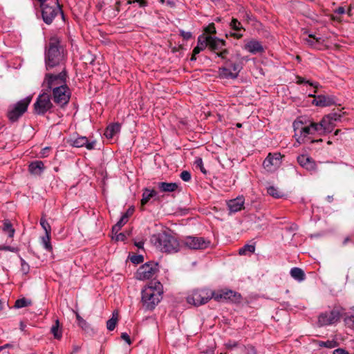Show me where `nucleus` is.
Masks as SVG:
<instances>
[{
	"label": "nucleus",
	"mask_w": 354,
	"mask_h": 354,
	"mask_svg": "<svg viewBox=\"0 0 354 354\" xmlns=\"http://www.w3.org/2000/svg\"><path fill=\"white\" fill-rule=\"evenodd\" d=\"M297 84H301L304 83L308 84L310 86H313L315 89L317 88L319 84L316 82H312L309 80H306L304 77L300 76H297Z\"/></svg>",
	"instance_id": "39"
},
{
	"label": "nucleus",
	"mask_w": 354,
	"mask_h": 354,
	"mask_svg": "<svg viewBox=\"0 0 354 354\" xmlns=\"http://www.w3.org/2000/svg\"><path fill=\"white\" fill-rule=\"evenodd\" d=\"M59 322L58 319L55 320V324L50 328V332L55 339H59L62 336V333L59 330Z\"/></svg>",
	"instance_id": "34"
},
{
	"label": "nucleus",
	"mask_w": 354,
	"mask_h": 354,
	"mask_svg": "<svg viewBox=\"0 0 354 354\" xmlns=\"http://www.w3.org/2000/svg\"><path fill=\"white\" fill-rule=\"evenodd\" d=\"M298 163L309 171L316 169V162L311 156H297Z\"/></svg>",
	"instance_id": "21"
},
{
	"label": "nucleus",
	"mask_w": 354,
	"mask_h": 354,
	"mask_svg": "<svg viewBox=\"0 0 354 354\" xmlns=\"http://www.w3.org/2000/svg\"><path fill=\"white\" fill-rule=\"evenodd\" d=\"M344 323L347 327L354 330V315L346 317Z\"/></svg>",
	"instance_id": "44"
},
{
	"label": "nucleus",
	"mask_w": 354,
	"mask_h": 354,
	"mask_svg": "<svg viewBox=\"0 0 354 354\" xmlns=\"http://www.w3.org/2000/svg\"><path fill=\"white\" fill-rule=\"evenodd\" d=\"M129 258L134 264H139L144 261V257L142 254H133Z\"/></svg>",
	"instance_id": "42"
},
{
	"label": "nucleus",
	"mask_w": 354,
	"mask_h": 354,
	"mask_svg": "<svg viewBox=\"0 0 354 354\" xmlns=\"http://www.w3.org/2000/svg\"><path fill=\"white\" fill-rule=\"evenodd\" d=\"M320 39L321 38L315 37V35L310 34L308 35V38L306 39L305 41L308 45L313 46L315 44L319 43L320 41Z\"/></svg>",
	"instance_id": "40"
},
{
	"label": "nucleus",
	"mask_w": 354,
	"mask_h": 354,
	"mask_svg": "<svg viewBox=\"0 0 354 354\" xmlns=\"http://www.w3.org/2000/svg\"><path fill=\"white\" fill-rule=\"evenodd\" d=\"M120 228L117 226L116 225H114L113 227H112V232L113 233H115V234L120 231Z\"/></svg>",
	"instance_id": "63"
},
{
	"label": "nucleus",
	"mask_w": 354,
	"mask_h": 354,
	"mask_svg": "<svg viewBox=\"0 0 354 354\" xmlns=\"http://www.w3.org/2000/svg\"><path fill=\"white\" fill-rule=\"evenodd\" d=\"M197 46L194 47L193 51L194 54H199L207 46V37H203L201 35L198 37Z\"/></svg>",
	"instance_id": "29"
},
{
	"label": "nucleus",
	"mask_w": 354,
	"mask_h": 354,
	"mask_svg": "<svg viewBox=\"0 0 354 354\" xmlns=\"http://www.w3.org/2000/svg\"><path fill=\"white\" fill-rule=\"evenodd\" d=\"M243 67L240 63L232 62L230 59H226L225 66L218 68V77L221 79L235 80L239 77Z\"/></svg>",
	"instance_id": "9"
},
{
	"label": "nucleus",
	"mask_w": 354,
	"mask_h": 354,
	"mask_svg": "<svg viewBox=\"0 0 354 354\" xmlns=\"http://www.w3.org/2000/svg\"><path fill=\"white\" fill-rule=\"evenodd\" d=\"M134 211H135L134 207L131 206L128 208V209L126 211V212L122 214V217L128 221L129 218L133 215Z\"/></svg>",
	"instance_id": "46"
},
{
	"label": "nucleus",
	"mask_w": 354,
	"mask_h": 354,
	"mask_svg": "<svg viewBox=\"0 0 354 354\" xmlns=\"http://www.w3.org/2000/svg\"><path fill=\"white\" fill-rule=\"evenodd\" d=\"M183 243L185 247L190 250H205L211 245V241L204 237L188 236Z\"/></svg>",
	"instance_id": "13"
},
{
	"label": "nucleus",
	"mask_w": 354,
	"mask_h": 354,
	"mask_svg": "<svg viewBox=\"0 0 354 354\" xmlns=\"http://www.w3.org/2000/svg\"><path fill=\"white\" fill-rule=\"evenodd\" d=\"M40 225H41L42 228L44 230L45 234H50L51 233V227L45 218H41Z\"/></svg>",
	"instance_id": "41"
},
{
	"label": "nucleus",
	"mask_w": 354,
	"mask_h": 354,
	"mask_svg": "<svg viewBox=\"0 0 354 354\" xmlns=\"http://www.w3.org/2000/svg\"><path fill=\"white\" fill-rule=\"evenodd\" d=\"M77 324L80 327H81L83 330H86L89 328V325L84 319L77 322Z\"/></svg>",
	"instance_id": "53"
},
{
	"label": "nucleus",
	"mask_w": 354,
	"mask_h": 354,
	"mask_svg": "<svg viewBox=\"0 0 354 354\" xmlns=\"http://www.w3.org/2000/svg\"><path fill=\"white\" fill-rule=\"evenodd\" d=\"M212 298L217 301H230L233 303H239L241 300V295L231 290H221L217 292L214 291Z\"/></svg>",
	"instance_id": "15"
},
{
	"label": "nucleus",
	"mask_w": 354,
	"mask_h": 354,
	"mask_svg": "<svg viewBox=\"0 0 354 354\" xmlns=\"http://www.w3.org/2000/svg\"><path fill=\"white\" fill-rule=\"evenodd\" d=\"M255 251V245H249L246 244L243 247L241 248L239 250V254L240 255H246L248 254H252Z\"/></svg>",
	"instance_id": "36"
},
{
	"label": "nucleus",
	"mask_w": 354,
	"mask_h": 354,
	"mask_svg": "<svg viewBox=\"0 0 354 354\" xmlns=\"http://www.w3.org/2000/svg\"><path fill=\"white\" fill-rule=\"evenodd\" d=\"M159 270L158 263L149 261L141 266L136 272V279L147 280L151 279Z\"/></svg>",
	"instance_id": "11"
},
{
	"label": "nucleus",
	"mask_w": 354,
	"mask_h": 354,
	"mask_svg": "<svg viewBox=\"0 0 354 354\" xmlns=\"http://www.w3.org/2000/svg\"><path fill=\"white\" fill-rule=\"evenodd\" d=\"M80 347L79 346H77V345L73 346V351L71 354H74V353L78 352L80 351Z\"/></svg>",
	"instance_id": "64"
},
{
	"label": "nucleus",
	"mask_w": 354,
	"mask_h": 354,
	"mask_svg": "<svg viewBox=\"0 0 354 354\" xmlns=\"http://www.w3.org/2000/svg\"><path fill=\"white\" fill-rule=\"evenodd\" d=\"M39 6L41 19L46 25H50L58 15H61L62 19L65 20L64 14L57 0H50Z\"/></svg>",
	"instance_id": "5"
},
{
	"label": "nucleus",
	"mask_w": 354,
	"mask_h": 354,
	"mask_svg": "<svg viewBox=\"0 0 354 354\" xmlns=\"http://www.w3.org/2000/svg\"><path fill=\"white\" fill-rule=\"evenodd\" d=\"M205 31L210 35H214L216 34V28L214 23L209 24L205 28Z\"/></svg>",
	"instance_id": "50"
},
{
	"label": "nucleus",
	"mask_w": 354,
	"mask_h": 354,
	"mask_svg": "<svg viewBox=\"0 0 354 354\" xmlns=\"http://www.w3.org/2000/svg\"><path fill=\"white\" fill-rule=\"evenodd\" d=\"M127 223V221L125 220L124 218L121 216L120 219L115 224L117 226H118L120 229L121 227Z\"/></svg>",
	"instance_id": "59"
},
{
	"label": "nucleus",
	"mask_w": 354,
	"mask_h": 354,
	"mask_svg": "<svg viewBox=\"0 0 354 354\" xmlns=\"http://www.w3.org/2000/svg\"><path fill=\"white\" fill-rule=\"evenodd\" d=\"M121 338L124 340L129 345L131 344V340L129 335L127 333L121 334Z\"/></svg>",
	"instance_id": "55"
},
{
	"label": "nucleus",
	"mask_w": 354,
	"mask_h": 354,
	"mask_svg": "<svg viewBox=\"0 0 354 354\" xmlns=\"http://www.w3.org/2000/svg\"><path fill=\"white\" fill-rule=\"evenodd\" d=\"M120 129L121 124L119 122L111 123L106 128L104 135L106 138L111 139L118 133L120 131Z\"/></svg>",
	"instance_id": "24"
},
{
	"label": "nucleus",
	"mask_w": 354,
	"mask_h": 354,
	"mask_svg": "<svg viewBox=\"0 0 354 354\" xmlns=\"http://www.w3.org/2000/svg\"><path fill=\"white\" fill-rule=\"evenodd\" d=\"M283 156H266L263 162V168L272 172L277 169L281 164V158Z\"/></svg>",
	"instance_id": "17"
},
{
	"label": "nucleus",
	"mask_w": 354,
	"mask_h": 354,
	"mask_svg": "<svg viewBox=\"0 0 354 354\" xmlns=\"http://www.w3.org/2000/svg\"><path fill=\"white\" fill-rule=\"evenodd\" d=\"M245 349L246 351V354H258L256 348L251 344L245 346Z\"/></svg>",
	"instance_id": "51"
},
{
	"label": "nucleus",
	"mask_w": 354,
	"mask_h": 354,
	"mask_svg": "<svg viewBox=\"0 0 354 354\" xmlns=\"http://www.w3.org/2000/svg\"><path fill=\"white\" fill-rule=\"evenodd\" d=\"M267 193L274 198H281L285 196L282 190L273 185L267 187Z\"/></svg>",
	"instance_id": "32"
},
{
	"label": "nucleus",
	"mask_w": 354,
	"mask_h": 354,
	"mask_svg": "<svg viewBox=\"0 0 354 354\" xmlns=\"http://www.w3.org/2000/svg\"><path fill=\"white\" fill-rule=\"evenodd\" d=\"M127 223V221L125 220L124 218L121 216L120 219L115 224L117 226H118L120 229L121 227Z\"/></svg>",
	"instance_id": "58"
},
{
	"label": "nucleus",
	"mask_w": 354,
	"mask_h": 354,
	"mask_svg": "<svg viewBox=\"0 0 354 354\" xmlns=\"http://www.w3.org/2000/svg\"><path fill=\"white\" fill-rule=\"evenodd\" d=\"M48 93L49 92L44 90V91L37 97L33 105L34 113L35 114L44 115L53 107V104L50 100V95Z\"/></svg>",
	"instance_id": "10"
},
{
	"label": "nucleus",
	"mask_w": 354,
	"mask_h": 354,
	"mask_svg": "<svg viewBox=\"0 0 354 354\" xmlns=\"http://www.w3.org/2000/svg\"><path fill=\"white\" fill-rule=\"evenodd\" d=\"M53 92V102L60 107H64L69 102L71 92L68 86H57Z\"/></svg>",
	"instance_id": "12"
},
{
	"label": "nucleus",
	"mask_w": 354,
	"mask_h": 354,
	"mask_svg": "<svg viewBox=\"0 0 354 354\" xmlns=\"http://www.w3.org/2000/svg\"><path fill=\"white\" fill-rule=\"evenodd\" d=\"M162 284L159 281L153 283L142 290L141 301L146 310H153L160 301Z\"/></svg>",
	"instance_id": "4"
},
{
	"label": "nucleus",
	"mask_w": 354,
	"mask_h": 354,
	"mask_svg": "<svg viewBox=\"0 0 354 354\" xmlns=\"http://www.w3.org/2000/svg\"><path fill=\"white\" fill-rule=\"evenodd\" d=\"M326 116H328L330 119H331L332 122L334 123L337 121H339L341 120V117H342V115L339 113H336V112L330 113L328 115H327Z\"/></svg>",
	"instance_id": "48"
},
{
	"label": "nucleus",
	"mask_w": 354,
	"mask_h": 354,
	"mask_svg": "<svg viewBox=\"0 0 354 354\" xmlns=\"http://www.w3.org/2000/svg\"><path fill=\"white\" fill-rule=\"evenodd\" d=\"M157 192L152 189H145L141 199L140 209L144 210V206L149 201V200L156 195Z\"/></svg>",
	"instance_id": "27"
},
{
	"label": "nucleus",
	"mask_w": 354,
	"mask_h": 354,
	"mask_svg": "<svg viewBox=\"0 0 354 354\" xmlns=\"http://www.w3.org/2000/svg\"><path fill=\"white\" fill-rule=\"evenodd\" d=\"M20 261H21V272H23L24 274H27L29 272V271H30V266L21 257H20Z\"/></svg>",
	"instance_id": "43"
},
{
	"label": "nucleus",
	"mask_w": 354,
	"mask_h": 354,
	"mask_svg": "<svg viewBox=\"0 0 354 354\" xmlns=\"http://www.w3.org/2000/svg\"><path fill=\"white\" fill-rule=\"evenodd\" d=\"M32 304L31 300L27 299L26 298L24 297L21 299H19L15 301L14 307L16 308H21L24 307L29 306Z\"/></svg>",
	"instance_id": "37"
},
{
	"label": "nucleus",
	"mask_w": 354,
	"mask_h": 354,
	"mask_svg": "<svg viewBox=\"0 0 354 354\" xmlns=\"http://www.w3.org/2000/svg\"><path fill=\"white\" fill-rule=\"evenodd\" d=\"M207 37V46L213 52H216V50L220 51L226 45V41L223 39L216 37H212L211 35Z\"/></svg>",
	"instance_id": "19"
},
{
	"label": "nucleus",
	"mask_w": 354,
	"mask_h": 354,
	"mask_svg": "<svg viewBox=\"0 0 354 354\" xmlns=\"http://www.w3.org/2000/svg\"><path fill=\"white\" fill-rule=\"evenodd\" d=\"M0 229L8 234V236L12 238L14 236L15 230L14 229L11 222L8 219H5L2 221V225L0 226Z\"/></svg>",
	"instance_id": "26"
},
{
	"label": "nucleus",
	"mask_w": 354,
	"mask_h": 354,
	"mask_svg": "<svg viewBox=\"0 0 354 354\" xmlns=\"http://www.w3.org/2000/svg\"><path fill=\"white\" fill-rule=\"evenodd\" d=\"M335 12L338 14V15H343L345 13V9L344 7H338L335 10Z\"/></svg>",
	"instance_id": "62"
},
{
	"label": "nucleus",
	"mask_w": 354,
	"mask_h": 354,
	"mask_svg": "<svg viewBox=\"0 0 354 354\" xmlns=\"http://www.w3.org/2000/svg\"><path fill=\"white\" fill-rule=\"evenodd\" d=\"M231 28L234 30V32H230V35L235 39H241L243 37V34L241 31H245V28L242 26L241 23L236 19L233 18L230 24Z\"/></svg>",
	"instance_id": "22"
},
{
	"label": "nucleus",
	"mask_w": 354,
	"mask_h": 354,
	"mask_svg": "<svg viewBox=\"0 0 354 354\" xmlns=\"http://www.w3.org/2000/svg\"><path fill=\"white\" fill-rule=\"evenodd\" d=\"M214 296V291L209 288L194 290L187 297V301L195 306H199L207 303Z\"/></svg>",
	"instance_id": "8"
},
{
	"label": "nucleus",
	"mask_w": 354,
	"mask_h": 354,
	"mask_svg": "<svg viewBox=\"0 0 354 354\" xmlns=\"http://www.w3.org/2000/svg\"><path fill=\"white\" fill-rule=\"evenodd\" d=\"M180 178L185 182H189L191 180V174L188 171H183L180 175Z\"/></svg>",
	"instance_id": "47"
},
{
	"label": "nucleus",
	"mask_w": 354,
	"mask_h": 354,
	"mask_svg": "<svg viewBox=\"0 0 354 354\" xmlns=\"http://www.w3.org/2000/svg\"><path fill=\"white\" fill-rule=\"evenodd\" d=\"M151 243L162 252L176 253L180 250V243L178 239L171 234L163 231L150 237Z\"/></svg>",
	"instance_id": "3"
},
{
	"label": "nucleus",
	"mask_w": 354,
	"mask_h": 354,
	"mask_svg": "<svg viewBox=\"0 0 354 354\" xmlns=\"http://www.w3.org/2000/svg\"><path fill=\"white\" fill-rule=\"evenodd\" d=\"M178 184L176 183L161 182L158 184V187L161 192H172L177 189Z\"/></svg>",
	"instance_id": "31"
},
{
	"label": "nucleus",
	"mask_w": 354,
	"mask_h": 354,
	"mask_svg": "<svg viewBox=\"0 0 354 354\" xmlns=\"http://www.w3.org/2000/svg\"><path fill=\"white\" fill-rule=\"evenodd\" d=\"M290 276L298 281H302L305 279L306 275L302 269L297 267L291 268L290 271Z\"/></svg>",
	"instance_id": "30"
},
{
	"label": "nucleus",
	"mask_w": 354,
	"mask_h": 354,
	"mask_svg": "<svg viewBox=\"0 0 354 354\" xmlns=\"http://www.w3.org/2000/svg\"><path fill=\"white\" fill-rule=\"evenodd\" d=\"M195 165L196 167H198L201 170V171L204 174H207V171L205 169V168L203 166V160L201 158H198L195 161Z\"/></svg>",
	"instance_id": "45"
},
{
	"label": "nucleus",
	"mask_w": 354,
	"mask_h": 354,
	"mask_svg": "<svg viewBox=\"0 0 354 354\" xmlns=\"http://www.w3.org/2000/svg\"><path fill=\"white\" fill-rule=\"evenodd\" d=\"M216 159L223 167H231L233 165V162L229 156H221V158L220 156H216Z\"/></svg>",
	"instance_id": "35"
},
{
	"label": "nucleus",
	"mask_w": 354,
	"mask_h": 354,
	"mask_svg": "<svg viewBox=\"0 0 354 354\" xmlns=\"http://www.w3.org/2000/svg\"><path fill=\"white\" fill-rule=\"evenodd\" d=\"M321 345H323L327 348H333L335 346V342L328 340L326 342H322Z\"/></svg>",
	"instance_id": "54"
},
{
	"label": "nucleus",
	"mask_w": 354,
	"mask_h": 354,
	"mask_svg": "<svg viewBox=\"0 0 354 354\" xmlns=\"http://www.w3.org/2000/svg\"><path fill=\"white\" fill-rule=\"evenodd\" d=\"M333 354H349V353L343 348H337L333 351Z\"/></svg>",
	"instance_id": "61"
},
{
	"label": "nucleus",
	"mask_w": 354,
	"mask_h": 354,
	"mask_svg": "<svg viewBox=\"0 0 354 354\" xmlns=\"http://www.w3.org/2000/svg\"><path fill=\"white\" fill-rule=\"evenodd\" d=\"M68 77L67 71L65 67L57 74L46 73L42 83L45 91L50 92L57 86H68L66 80Z\"/></svg>",
	"instance_id": "6"
},
{
	"label": "nucleus",
	"mask_w": 354,
	"mask_h": 354,
	"mask_svg": "<svg viewBox=\"0 0 354 354\" xmlns=\"http://www.w3.org/2000/svg\"><path fill=\"white\" fill-rule=\"evenodd\" d=\"M1 249H3V250H6V251H10L12 252H17L19 250V249L17 248H14L12 246H6V245H2Z\"/></svg>",
	"instance_id": "56"
},
{
	"label": "nucleus",
	"mask_w": 354,
	"mask_h": 354,
	"mask_svg": "<svg viewBox=\"0 0 354 354\" xmlns=\"http://www.w3.org/2000/svg\"><path fill=\"white\" fill-rule=\"evenodd\" d=\"M229 53V50L226 48H223L219 52L216 53V57H221L223 60L225 62L226 59V55Z\"/></svg>",
	"instance_id": "49"
},
{
	"label": "nucleus",
	"mask_w": 354,
	"mask_h": 354,
	"mask_svg": "<svg viewBox=\"0 0 354 354\" xmlns=\"http://www.w3.org/2000/svg\"><path fill=\"white\" fill-rule=\"evenodd\" d=\"M294 137L296 140L299 143H316L322 142V139H313V136L315 133H318L315 122L303 121L301 119H297L293 122Z\"/></svg>",
	"instance_id": "2"
},
{
	"label": "nucleus",
	"mask_w": 354,
	"mask_h": 354,
	"mask_svg": "<svg viewBox=\"0 0 354 354\" xmlns=\"http://www.w3.org/2000/svg\"><path fill=\"white\" fill-rule=\"evenodd\" d=\"M127 239V236L124 233H119L116 234L115 240L117 241H124Z\"/></svg>",
	"instance_id": "57"
},
{
	"label": "nucleus",
	"mask_w": 354,
	"mask_h": 354,
	"mask_svg": "<svg viewBox=\"0 0 354 354\" xmlns=\"http://www.w3.org/2000/svg\"><path fill=\"white\" fill-rule=\"evenodd\" d=\"M64 59V48L61 40L57 36L51 37L45 50V64L49 71L61 64Z\"/></svg>",
	"instance_id": "1"
},
{
	"label": "nucleus",
	"mask_w": 354,
	"mask_h": 354,
	"mask_svg": "<svg viewBox=\"0 0 354 354\" xmlns=\"http://www.w3.org/2000/svg\"><path fill=\"white\" fill-rule=\"evenodd\" d=\"M308 96L314 98L312 103L317 106H329L335 103V99L332 96H326L324 95H315V94H309Z\"/></svg>",
	"instance_id": "16"
},
{
	"label": "nucleus",
	"mask_w": 354,
	"mask_h": 354,
	"mask_svg": "<svg viewBox=\"0 0 354 354\" xmlns=\"http://www.w3.org/2000/svg\"><path fill=\"white\" fill-rule=\"evenodd\" d=\"M133 3H138L140 7H145L147 6V1L146 0H132Z\"/></svg>",
	"instance_id": "60"
},
{
	"label": "nucleus",
	"mask_w": 354,
	"mask_h": 354,
	"mask_svg": "<svg viewBox=\"0 0 354 354\" xmlns=\"http://www.w3.org/2000/svg\"><path fill=\"white\" fill-rule=\"evenodd\" d=\"M44 169V163L41 161L32 162L29 165L28 170L32 174L39 175Z\"/></svg>",
	"instance_id": "28"
},
{
	"label": "nucleus",
	"mask_w": 354,
	"mask_h": 354,
	"mask_svg": "<svg viewBox=\"0 0 354 354\" xmlns=\"http://www.w3.org/2000/svg\"><path fill=\"white\" fill-rule=\"evenodd\" d=\"M244 201L243 197H237L236 198L230 200L227 202V207L230 212L235 213L243 209Z\"/></svg>",
	"instance_id": "23"
},
{
	"label": "nucleus",
	"mask_w": 354,
	"mask_h": 354,
	"mask_svg": "<svg viewBox=\"0 0 354 354\" xmlns=\"http://www.w3.org/2000/svg\"><path fill=\"white\" fill-rule=\"evenodd\" d=\"M180 35L185 39L189 40L192 37V34L191 32H186L183 30H180Z\"/></svg>",
	"instance_id": "52"
},
{
	"label": "nucleus",
	"mask_w": 354,
	"mask_h": 354,
	"mask_svg": "<svg viewBox=\"0 0 354 354\" xmlns=\"http://www.w3.org/2000/svg\"><path fill=\"white\" fill-rule=\"evenodd\" d=\"M245 49L252 54H257L263 51L261 44L257 40H251L245 45Z\"/></svg>",
	"instance_id": "25"
},
{
	"label": "nucleus",
	"mask_w": 354,
	"mask_h": 354,
	"mask_svg": "<svg viewBox=\"0 0 354 354\" xmlns=\"http://www.w3.org/2000/svg\"><path fill=\"white\" fill-rule=\"evenodd\" d=\"M315 127L318 129L317 131L319 133H330L333 130L335 123L333 122L331 119L325 115L319 122H315Z\"/></svg>",
	"instance_id": "18"
},
{
	"label": "nucleus",
	"mask_w": 354,
	"mask_h": 354,
	"mask_svg": "<svg viewBox=\"0 0 354 354\" xmlns=\"http://www.w3.org/2000/svg\"><path fill=\"white\" fill-rule=\"evenodd\" d=\"M32 100V96H28L16 103L9 106L7 111V118L12 123L16 122L27 111L28 107Z\"/></svg>",
	"instance_id": "7"
},
{
	"label": "nucleus",
	"mask_w": 354,
	"mask_h": 354,
	"mask_svg": "<svg viewBox=\"0 0 354 354\" xmlns=\"http://www.w3.org/2000/svg\"><path fill=\"white\" fill-rule=\"evenodd\" d=\"M118 320V312L114 310L112 313V317L106 322V328L109 330L112 331L115 329Z\"/></svg>",
	"instance_id": "33"
},
{
	"label": "nucleus",
	"mask_w": 354,
	"mask_h": 354,
	"mask_svg": "<svg viewBox=\"0 0 354 354\" xmlns=\"http://www.w3.org/2000/svg\"><path fill=\"white\" fill-rule=\"evenodd\" d=\"M41 242L44 245V248L48 251L52 252L53 247L50 243V234H45V236H44L41 238Z\"/></svg>",
	"instance_id": "38"
},
{
	"label": "nucleus",
	"mask_w": 354,
	"mask_h": 354,
	"mask_svg": "<svg viewBox=\"0 0 354 354\" xmlns=\"http://www.w3.org/2000/svg\"><path fill=\"white\" fill-rule=\"evenodd\" d=\"M341 316L340 310L334 308L330 311L321 313L318 317V324L320 326L331 325L339 322Z\"/></svg>",
	"instance_id": "14"
},
{
	"label": "nucleus",
	"mask_w": 354,
	"mask_h": 354,
	"mask_svg": "<svg viewBox=\"0 0 354 354\" xmlns=\"http://www.w3.org/2000/svg\"><path fill=\"white\" fill-rule=\"evenodd\" d=\"M96 141H89L85 136H80L72 141L71 145L75 147H85L87 149H93L95 148Z\"/></svg>",
	"instance_id": "20"
}]
</instances>
